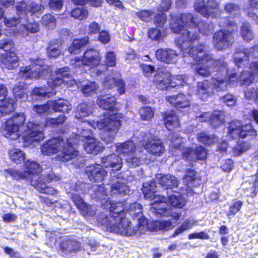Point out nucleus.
I'll list each match as a JSON object with an SVG mask.
<instances>
[{"instance_id":"f257e3e1","label":"nucleus","mask_w":258,"mask_h":258,"mask_svg":"<svg viewBox=\"0 0 258 258\" xmlns=\"http://www.w3.org/2000/svg\"><path fill=\"white\" fill-rule=\"evenodd\" d=\"M123 206L122 202L110 203L109 217L106 214H103L98 218V223L103 226L106 230L123 236L141 235L147 231L148 220L143 215L142 205L137 203L132 204V207L135 210L131 216L138 220L137 227L133 226L131 222L125 218Z\"/></svg>"},{"instance_id":"f03ea898","label":"nucleus","mask_w":258,"mask_h":258,"mask_svg":"<svg viewBox=\"0 0 258 258\" xmlns=\"http://www.w3.org/2000/svg\"><path fill=\"white\" fill-rule=\"evenodd\" d=\"M208 47L199 44L196 47H185L181 49L184 57L188 55L195 61L192 67L195 73L203 77L210 76L214 71H219L222 75L229 77L230 74L227 70L226 63L223 60H215L211 55L207 53Z\"/></svg>"},{"instance_id":"7ed1b4c3","label":"nucleus","mask_w":258,"mask_h":258,"mask_svg":"<svg viewBox=\"0 0 258 258\" xmlns=\"http://www.w3.org/2000/svg\"><path fill=\"white\" fill-rule=\"evenodd\" d=\"M41 170L39 165L36 162L28 160L25 163L24 172L16 169H9L8 172L16 179L27 178L30 180L31 184L40 192L49 195H55L57 191L52 187L47 185V183L57 178L52 172L43 173L40 177L38 173Z\"/></svg>"},{"instance_id":"20e7f679","label":"nucleus","mask_w":258,"mask_h":258,"mask_svg":"<svg viewBox=\"0 0 258 258\" xmlns=\"http://www.w3.org/2000/svg\"><path fill=\"white\" fill-rule=\"evenodd\" d=\"M79 144L78 139L72 136L66 141L60 137L53 138L45 142L41 147L42 154L47 156L58 153L56 158L61 161L67 162L79 155L75 146Z\"/></svg>"},{"instance_id":"39448f33","label":"nucleus","mask_w":258,"mask_h":258,"mask_svg":"<svg viewBox=\"0 0 258 258\" xmlns=\"http://www.w3.org/2000/svg\"><path fill=\"white\" fill-rule=\"evenodd\" d=\"M170 29L174 33L180 34V38L176 40V43L181 49H184L185 47H190L195 40L199 38V34L192 31L184 29L182 24H179V21L185 26L189 28H196L198 24V19L190 13H184L178 16L170 15Z\"/></svg>"},{"instance_id":"423d86ee","label":"nucleus","mask_w":258,"mask_h":258,"mask_svg":"<svg viewBox=\"0 0 258 258\" xmlns=\"http://www.w3.org/2000/svg\"><path fill=\"white\" fill-rule=\"evenodd\" d=\"M8 120L13 121V124L18 126L21 130L24 147L29 146L34 142L41 141L44 139L43 126L30 121L24 124L26 117L24 113H16Z\"/></svg>"},{"instance_id":"0eeeda50","label":"nucleus","mask_w":258,"mask_h":258,"mask_svg":"<svg viewBox=\"0 0 258 258\" xmlns=\"http://www.w3.org/2000/svg\"><path fill=\"white\" fill-rule=\"evenodd\" d=\"M124 118L121 113H109L105 115L100 120L83 121V124H87L94 128L104 130L106 133L102 135L101 139L106 144L111 143L118 133Z\"/></svg>"},{"instance_id":"6e6552de","label":"nucleus","mask_w":258,"mask_h":258,"mask_svg":"<svg viewBox=\"0 0 258 258\" xmlns=\"http://www.w3.org/2000/svg\"><path fill=\"white\" fill-rule=\"evenodd\" d=\"M217 73L211 79V81L205 80L198 82L196 93L202 99L205 100L211 96L214 90L217 91H224L227 89L228 82L237 81L238 77L235 74H231L229 77Z\"/></svg>"},{"instance_id":"1a4fd4ad","label":"nucleus","mask_w":258,"mask_h":258,"mask_svg":"<svg viewBox=\"0 0 258 258\" xmlns=\"http://www.w3.org/2000/svg\"><path fill=\"white\" fill-rule=\"evenodd\" d=\"M69 68L59 69L55 72V74L51 75V78L48 81L49 88L45 87L35 88L31 92L32 96H36L40 97L50 98L54 95L56 91L54 88L62 84L67 86H72L76 84V81L68 73Z\"/></svg>"},{"instance_id":"9d476101","label":"nucleus","mask_w":258,"mask_h":258,"mask_svg":"<svg viewBox=\"0 0 258 258\" xmlns=\"http://www.w3.org/2000/svg\"><path fill=\"white\" fill-rule=\"evenodd\" d=\"M155 181L145 182L143 185L142 191L145 199L151 200V212L157 216H168L170 212L167 209V198L165 197L156 196Z\"/></svg>"},{"instance_id":"9b49d317","label":"nucleus","mask_w":258,"mask_h":258,"mask_svg":"<svg viewBox=\"0 0 258 258\" xmlns=\"http://www.w3.org/2000/svg\"><path fill=\"white\" fill-rule=\"evenodd\" d=\"M116 152L125 158L130 166H139L143 158L142 148L137 147L132 141H128L116 146Z\"/></svg>"},{"instance_id":"f8f14e48","label":"nucleus","mask_w":258,"mask_h":258,"mask_svg":"<svg viewBox=\"0 0 258 258\" xmlns=\"http://www.w3.org/2000/svg\"><path fill=\"white\" fill-rule=\"evenodd\" d=\"M44 63L43 59H35L33 64L20 68L19 77L24 80L46 77L51 70L49 67L44 65Z\"/></svg>"},{"instance_id":"ddd939ff","label":"nucleus","mask_w":258,"mask_h":258,"mask_svg":"<svg viewBox=\"0 0 258 258\" xmlns=\"http://www.w3.org/2000/svg\"><path fill=\"white\" fill-rule=\"evenodd\" d=\"M185 77L182 75L172 76L167 71L161 70L155 75L154 82L159 89L164 90L168 88L183 86L185 83Z\"/></svg>"},{"instance_id":"4468645a","label":"nucleus","mask_w":258,"mask_h":258,"mask_svg":"<svg viewBox=\"0 0 258 258\" xmlns=\"http://www.w3.org/2000/svg\"><path fill=\"white\" fill-rule=\"evenodd\" d=\"M101 59L99 51L94 48H89L85 51L82 58L77 57L72 59L71 64L75 69H80L83 66L94 69L100 64Z\"/></svg>"},{"instance_id":"2eb2a0df","label":"nucleus","mask_w":258,"mask_h":258,"mask_svg":"<svg viewBox=\"0 0 258 258\" xmlns=\"http://www.w3.org/2000/svg\"><path fill=\"white\" fill-rule=\"evenodd\" d=\"M13 46V42L10 39H6L0 41V48L6 51L1 56V66L3 69L13 70L19 64L16 53L13 51H8L12 49Z\"/></svg>"},{"instance_id":"dca6fc26","label":"nucleus","mask_w":258,"mask_h":258,"mask_svg":"<svg viewBox=\"0 0 258 258\" xmlns=\"http://www.w3.org/2000/svg\"><path fill=\"white\" fill-rule=\"evenodd\" d=\"M79 143L80 142H84V148L85 151L90 154H96L103 151L102 144L92 137V132L89 129L82 130L79 135H76Z\"/></svg>"},{"instance_id":"f3484780","label":"nucleus","mask_w":258,"mask_h":258,"mask_svg":"<svg viewBox=\"0 0 258 258\" xmlns=\"http://www.w3.org/2000/svg\"><path fill=\"white\" fill-rule=\"evenodd\" d=\"M195 10L205 17L216 18L220 15L219 4L216 0H196Z\"/></svg>"},{"instance_id":"a211bd4d","label":"nucleus","mask_w":258,"mask_h":258,"mask_svg":"<svg viewBox=\"0 0 258 258\" xmlns=\"http://www.w3.org/2000/svg\"><path fill=\"white\" fill-rule=\"evenodd\" d=\"M228 137L233 139L240 137L245 138L247 135L255 136L256 131L253 129L250 123L243 125L239 120H232L230 122L228 128Z\"/></svg>"},{"instance_id":"6ab92c4d","label":"nucleus","mask_w":258,"mask_h":258,"mask_svg":"<svg viewBox=\"0 0 258 258\" xmlns=\"http://www.w3.org/2000/svg\"><path fill=\"white\" fill-rule=\"evenodd\" d=\"M234 42L232 32L226 30H221L214 33L212 43L217 50H224L229 48Z\"/></svg>"},{"instance_id":"aec40b11","label":"nucleus","mask_w":258,"mask_h":258,"mask_svg":"<svg viewBox=\"0 0 258 258\" xmlns=\"http://www.w3.org/2000/svg\"><path fill=\"white\" fill-rule=\"evenodd\" d=\"M16 9L17 15H21V18L26 20L28 14L30 16L39 17L43 13L44 7L42 4L32 3L30 5H27L25 2L22 1L16 4Z\"/></svg>"},{"instance_id":"412c9836","label":"nucleus","mask_w":258,"mask_h":258,"mask_svg":"<svg viewBox=\"0 0 258 258\" xmlns=\"http://www.w3.org/2000/svg\"><path fill=\"white\" fill-rule=\"evenodd\" d=\"M89 186L88 184L81 182L75 183V185H72L71 186L72 200L79 210L84 208L86 203L77 193L80 194L88 192L90 190Z\"/></svg>"},{"instance_id":"4be33fe9","label":"nucleus","mask_w":258,"mask_h":258,"mask_svg":"<svg viewBox=\"0 0 258 258\" xmlns=\"http://www.w3.org/2000/svg\"><path fill=\"white\" fill-rule=\"evenodd\" d=\"M120 77L119 74L107 76L103 83V87L105 89L110 90L116 87L119 95L123 94L125 92L124 82Z\"/></svg>"},{"instance_id":"5701e85b","label":"nucleus","mask_w":258,"mask_h":258,"mask_svg":"<svg viewBox=\"0 0 258 258\" xmlns=\"http://www.w3.org/2000/svg\"><path fill=\"white\" fill-rule=\"evenodd\" d=\"M98 164H91L85 168V173L91 181H102L107 174L106 171Z\"/></svg>"},{"instance_id":"b1692460","label":"nucleus","mask_w":258,"mask_h":258,"mask_svg":"<svg viewBox=\"0 0 258 258\" xmlns=\"http://www.w3.org/2000/svg\"><path fill=\"white\" fill-rule=\"evenodd\" d=\"M258 54V45H254L249 49L244 48L242 51H239L234 55V61L238 67H241L242 63L248 60L249 57L256 56Z\"/></svg>"},{"instance_id":"393cba45","label":"nucleus","mask_w":258,"mask_h":258,"mask_svg":"<svg viewBox=\"0 0 258 258\" xmlns=\"http://www.w3.org/2000/svg\"><path fill=\"white\" fill-rule=\"evenodd\" d=\"M183 158L189 161H194L196 160H203L207 156V152L202 146L196 148V151L191 148L186 147L182 152Z\"/></svg>"},{"instance_id":"a878e982","label":"nucleus","mask_w":258,"mask_h":258,"mask_svg":"<svg viewBox=\"0 0 258 258\" xmlns=\"http://www.w3.org/2000/svg\"><path fill=\"white\" fill-rule=\"evenodd\" d=\"M144 147L148 152L156 156H162L165 151L162 142L154 138L148 139Z\"/></svg>"},{"instance_id":"bb28decb","label":"nucleus","mask_w":258,"mask_h":258,"mask_svg":"<svg viewBox=\"0 0 258 258\" xmlns=\"http://www.w3.org/2000/svg\"><path fill=\"white\" fill-rule=\"evenodd\" d=\"M155 55L159 60L166 63H174L177 60L178 54L171 49H158L156 51Z\"/></svg>"},{"instance_id":"cd10ccee","label":"nucleus","mask_w":258,"mask_h":258,"mask_svg":"<svg viewBox=\"0 0 258 258\" xmlns=\"http://www.w3.org/2000/svg\"><path fill=\"white\" fill-rule=\"evenodd\" d=\"M2 133L5 137L12 140H16L22 134L21 130L13 124V121L7 120L3 125Z\"/></svg>"},{"instance_id":"c85d7f7f","label":"nucleus","mask_w":258,"mask_h":258,"mask_svg":"<svg viewBox=\"0 0 258 258\" xmlns=\"http://www.w3.org/2000/svg\"><path fill=\"white\" fill-rule=\"evenodd\" d=\"M166 99L170 104L177 108L188 107L190 102V97L188 94L185 95L182 93H179L177 95L167 96Z\"/></svg>"},{"instance_id":"c756f323","label":"nucleus","mask_w":258,"mask_h":258,"mask_svg":"<svg viewBox=\"0 0 258 258\" xmlns=\"http://www.w3.org/2000/svg\"><path fill=\"white\" fill-rule=\"evenodd\" d=\"M124 179L118 178L110 186V195L111 197L123 196L128 194L130 189L125 184Z\"/></svg>"},{"instance_id":"7c9ffc66","label":"nucleus","mask_w":258,"mask_h":258,"mask_svg":"<svg viewBox=\"0 0 258 258\" xmlns=\"http://www.w3.org/2000/svg\"><path fill=\"white\" fill-rule=\"evenodd\" d=\"M101 163L104 167H110L116 170H120L122 166L121 158L115 154L103 156Z\"/></svg>"},{"instance_id":"2f4dec72","label":"nucleus","mask_w":258,"mask_h":258,"mask_svg":"<svg viewBox=\"0 0 258 258\" xmlns=\"http://www.w3.org/2000/svg\"><path fill=\"white\" fill-rule=\"evenodd\" d=\"M39 25L37 22H31L28 24H21L19 26L18 29L13 30V32L15 34H19L24 38H26L29 35V33H36L39 31Z\"/></svg>"},{"instance_id":"473e14b6","label":"nucleus","mask_w":258,"mask_h":258,"mask_svg":"<svg viewBox=\"0 0 258 258\" xmlns=\"http://www.w3.org/2000/svg\"><path fill=\"white\" fill-rule=\"evenodd\" d=\"M156 180L160 185L166 189L176 187L179 183L177 178L171 174H159L156 177Z\"/></svg>"},{"instance_id":"72a5a7b5","label":"nucleus","mask_w":258,"mask_h":258,"mask_svg":"<svg viewBox=\"0 0 258 258\" xmlns=\"http://www.w3.org/2000/svg\"><path fill=\"white\" fill-rule=\"evenodd\" d=\"M249 69L252 73L245 71L242 72L239 77L240 81L243 84L248 85L254 80V74L255 75L258 74V61L252 62L250 64Z\"/></svg>"},{"instance_id":"f704fd0d","label":"nucleus","mask_w":258,"mask_h":258,"mask_svg":"<svg viewBox=\"0 0 258 258\" xmlns=\"http://www.w3.org/2000/svg\"><path fill=\"white\" fill-rule=\"evenodd\" d=\"M97 103L98 106L105 110H111L115 107L116 98L114 96H110L108 95L99 96Z\"/></svg>"},{"instance_id":"c9c22d12","label":"nucleus","mask_w":258,"mask_h":258,"mask_svg":"<svg viewBox=\"0 0 258 258\" xmlns=\"http://www.w3.org/2000/svg\"><path fill=\"white\" fill-rule=\"evenodd\" d=\"M80 248V243L76 240L71 239L64 240L60 244V250L66 255H68L73 252H76Z\"/></svg>"},{"instance_id":"e433bc0d","label":"nucleus","mask_w":258,"mask_h":258,"mask_svg":"<svg viewBox=\"0 0 258 258\" xmlns=\"http://www.w3.org/2000/svg\"><path fill=\"white\" fill-rule=\"evenodd\" d=\"M50 103L51 108L55 111L68 113L72 108L71 104L68 101L62 99L50 101Z\"/></svg>"},{"instance_id":"4c0bfd02","label":"nucleus","mask_w":258,"mask_h":258,"mask_svg":"<svg viewBox=\"0 0 258 258\" xmlns=\"http://www.w3.org/2000/svg\"><path fill=\"white\" fill-rule=\"evenodd\" d=\"M19 16V18L16 17H6L4 18V23L8 29H6V32L5 33V35L6 36H8L9 35H14L18 36L19 34H15L13 32V30L17 29H18L19 28V26L17 28H15V27L16 26L17 24L20 23L21 19H23L24 18H21L22 15H18Z\"/></svg>"},{"instance_id":"58836bf2","label":"nucleus","mask_w":258,"mask_h":258,"mask_svg":"<svg viewBox=\"0 0 258 258\" xmlns=\"http://www.w3.org/2000/svg\"><path fill=\"white\" fill-rule=\"evenodd\" d=\"M24 87V82H19L18 84H16L12 89L16 99L20 102L29 100L27 90Z\"/></svg>"},{"instance_id":"ea45409f","label":"nucleus","mask_w":258,"mask_h":258,"mask_svg":"<svg viewBox=\"0 0 258 258\" xmlns=\"http://www.w3.org/2000/svg\"><path fill=\"white\" fill-rule=\"evenodd\" d=\"M164 123L168 130L179 126V122L177 116L173 111H167L164 115Z\"/></svg>"},{"instance_id":"a19ab883","label":"nucleus","mask_w":258,"mask_h":258,"mask_svg":"<svg viewBox=\"0 0 258 258\" xmlns=\"http://www.w3.org/2000/svg\"><path fill=\"white\" fill-rule=\"evenodd\" d=\"M185 199L179 192H175L168 198V203L172 206L182 208L185 204Z\"/></svg>"},{"instance_id":"79ce46f5","label":"nucleus","mask_w":258,"mask_h":258,"mask_svg":"<svg viewBox=\"0 0 258 258\" xmlns=\"http://www.w3.org/2000/svg\"><path fill=\"white\" fill-rule=\"evenodd\" d=\"M1 101L2 103L0 104V111L2 114L6 115L14 110L15 101L14 99L7 98Z\"/></svg>"},{"instance_id":"37998d69","label":"nucleus","mask_w":258,"mask_h":258,"mask_svg":"<svg viewBox=\"0 0 258 258\" xmlns=\"http://www.w3.org/2000/svg\"><path fill=\"white\" fill-rule=\"evenodd\" d=\"M60 41L58 40L51 41L47 48V53L49 57H56L60 54Z\"/></svg>"},{"instance_id":"c03bdc74","label":"nucleus","mask_w":258,"mask_h":258,"mask_svg":"<svg viewBox=\"0 0 258 258\" xmlns=\"http://www.w3.org/2000/svg\"><path fill=\"white\" fill-rule=\"evenodd\" d=\"M76 110L75 117L78 119H81L92 113V106L86 103L80 104L78 105Z\"/></svg>"},{"instance_id":"a18cd8bd","label":"nucleus","mask_w":258,"mask_h":258,"mask_svg":"<svg viewBox=\"0 0 258 258\" xmlns=\"http://www.w3.org/2000/svg\"><path fill=\"white\" fill-rule=\"evenodd\" d=\"M89 41L88 37L81 39L74 40L71 45L69 47V51L71 54H77L80 52V49L86 45Z\"/></svg>"},{"instance_id":"49530a36","label":"nucleus","mask_w":258,"mask_h":258,"mask_svg":"<svg viewBox=\"0 0 258 258\" xmlns=\"http://www.w3.org/2000/svg\"><path fill=\"white\" fill-rule=\"evenodd\" d=\"M240 35L242 38L247 41L253 38V31L248 23L245 22L242 24L240 29Z\"/></svg>"},{"instance_id":"de8ad7c7","label":"nucleus","mask_w":258,"mask_h":258,"mask_svg":"<svg viewBox=\"0 0 258 258\" xmlns=\"http://www.w3.org/2000/svg\"><path fill=\"white\" fill-rule=\"evenodd\" d=\"M153 230L155 231H168L173 228L172 224L170 221H156L152 223Z\"/></svg>"},{"instance_id":"09e8293b","label":"nucleus","mask_w":258,"mask_h":258,"mask_svg":"<svg viewBox=\"0 0 258 258\" xmlns=\"http://www.w3.org/2000/svg\"><path fill=\"white\" fill-rule=\"evenodd\" d=\"M224 114L220 111H215L211 115L210 123L214 127H217L224 122Z\"/></svg>"},{"instance_id":"8fccbe9b","label":"nucleus","mask_w":258,"mask_h":258,"mask_svg":"<svg viewBox=\"0 0 258 258\" xmlns=\"http://www.w3.org/2000/svg\"><path fill=\"white\" fill-rule=\"evenodd\" d=\"M168 140L169 141V145L171 148L177 149L178 152H180V148L182 142V139L176 134L171 135L168 136Z\"/></svg>"},{"instance_id":"3c124183","label":"nucleus","mask_w":258,"mask_h":258,"mask_svg":"<svg viewBox=\"0 0 258 258\" xmlns=\"http://www.w3.org/2000/svg\"><path fill=\"white\" fill-rule=\"evenodd\" d=\"M71 15L75 19L82 20L88 17V12L87 9L83 7H78L72 10Z\"/></svg>"},{"instance_id":"603ef678","label":"nucleus","mask_w":258,"mask_h":258,"mask_svg":"<svg viewBox=\"0 0 258 258\" xmlns=\"http://www.w3.org/2000/svg\"><path fill=\"white\" fill-rule=\"evenodd\" d=\"M41 24L47 29H54L56 25V19L50 14H45L41 18Z\"/></svg>"},{"instance_id":"864d4df0","label":"nucleus","mask_w":258,"mask_h":258,"mask_svg":"<svg viewBox=\"0 0 258 258\" xmlns=\"http://www.w3.org/2000/svg\"><path fill=\"white\" fill-rule=\"evenodd\" d=\"M10 158L14 162L20 163L24 161L25 154L21 150L18 149H13L10 151Z\"/></svg>"},{"instance_id":"5fc2aeb1","label":"nucleus","mask_w":258,"mask_h":258,"mask_svg":"<svg viewBox=\"0 0 258 258\" xmlns=\"http://www.w3.org/2000/svg\"><path fill=\"white\" fill-rule=\"evenodd\" d=\"M197 27H198V30L200 33L205 35H208L212 33L214 29V26L212 23H208L202 22L198 24Z\"/></svg>"},{"instance_id":"6e6d98bb","label":"nucleus","mask_w":258,"mask_h":258,"mask_svg":"<svg viewBox=\"0 0 258 258\" xmlns=\"http://www.w3.org/2000/svg\"><path fill=\"white\" fill-rule=\"evenodd\" d=\"M185 171H186L188 173L185 175L183 177V183L187 186L186 190H190L192 186H194V181L195 180V171L194 170H190L189 169H184Z\"/></svg>"},{"instance_id":"4d7b16f0","label":"nucleus","mask_w":258,"mask_h":258,"mask_svg":"<svg viewBox=\"0 0 258 258\" xmlns=\"http://www.w3.org/2000/svg\"><path fill=\"white\" fill-rule=\"evenodd\" d=\"M98 88V85L94 82H90L87 85L83 86L82 91L86 96L91 95L94 93H96V91Z\"/></svg>"},{"instance_id":"13d9d810","label":"nucleus","mask_w":258,"mask_h":258,"mask_svg":"<svg viewBox=\"0 0 258 258\" xmlns=\"http://www.w3.org/2000/svg\"><path fill=\"white\" fill-rule=\"evenodd\" d=\"M154 14V13L152 11L143 10L136 12L135 15L141 20L146 22H148L152 20Z\"/></svg>"},{"instance_id":"bf43d9fd","label":"nucleus","mask_w":258,"mask_h":258,"mask_svg":"<svg viewBox=\"0 0 258 258\" xmlns=\"http://www.w3.org/2000/svg\"><path fill=\"white\" fill-rule=\"evenodd\" d=\"M50 101L43 105H35L33 107V110L39 114H49L51 111Z\"/></svg>"},{"instance_id":"052dcab7","label":"nucleus","mask_w":258,"mask_h":258,"mask_svg":"<svg viewBox=\"0 0 258 258\" xmlns=\"http://www.w3.org/2000/svg\"><path fill=\"white\" fill-rule=\"evenodd\" d=\"M250 147V145L247 143H241L239 141L236 146L232 149L233 154L238 156L242 153L246 151Z\"/></svg>"},{"instance_id":"680f3d73","label":"nucleus","mask_w":258,"mask_h":258,"mask_svg":"<svg viewBox=\"0 0 258 258\" xmlns=\"http://www.w3.org/2000/svg\"><path fill=\"white\" fill-rule=\"evenodd\" d=\"M198 139L199 142L210 145L216 141L215 137L213 135L208 136L205 133H201L198 136Z\"/></svg>"},{"instance_id":"e2e57ef3","label":"nucleus","mask_w":258,"mask_h":258,"mask_svg":"<svg viewBox=\"0 0 258 258\" xmlns=\"http://www.w3.org/2000/svg\"><path fill=\"white\" fill-rule=\"evenodd\" d=\"M242 202L240 201H236L233 202L229 206V209L227 212L228 216L235 215L241 209Z\"/></svg>"},{"instance_id":"0e129e2a","label":"nucleus","mask_w":258,"mask_h":258,"mask_svg":"<svg viewBox=\"0 0 258 258\" xmlns=\"http://www.w3.org/2000/svg\"><path fill=\"white\" fill-rule=\"evenodd\" d=\"M148 36L152 40H160L164 37L163 34L157 28H151L149 30Z\"/></svg>"},{"instance_id":"69168bd1","label":"nucleus","mask_w":258,"mask_h":258,"mask_svg":"<svg viewBox=\"0 0 258 258\" xmlns=\"http://www.w3.org/2000/svg\"><path fill=\"white\" fill-rule=\"evenodd\" d=\"M140 114L142 119L148 120L153 116L154 113L151 108L145 107L140 110Z\"/></svg>"},{"instance_id":"338daca9","label":"nucleus","mask_w":258,"mask_h":258,"mask_svg":"<svg viewBox=\"0 0 258 258\" xmlns=\"http://www.w3.org/2000/svg\"><path fill=\"white\" fill-rule=\"evenodd\" d=\"M84 208L81 209L80 210L82 212L83 215L85 216H93L95 215L97 208L94 205H87L86 204L84 205Z\"/></svg>"},{"instance_id":"774afa93","label":"nucleus","mask_w":258,"mask_h":258,"mask_svg":"<svg viewBox=\"0 0 258 258\" xmlns=\"http://www.w3.org/2000/svg\"><path fill=\"white\" fill-rule=\"evenodd\" d=\"M224 9L226 12L232 15H235L237 14H238L239 11V6L232 3H229L226 4Z\"/></svg>"}]
</instances>
